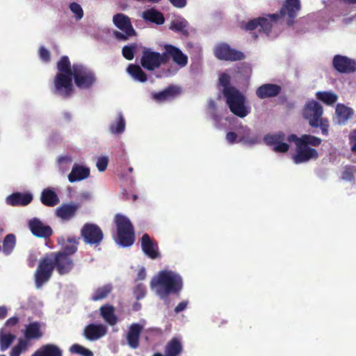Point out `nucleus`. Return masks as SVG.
I'll return each mask as SVG.
<instances>
[{"label":"nucleus","mask_w":356,"mask_h":356,"mask_svg":"<svg viewBox=\"0 0 356 356\" xmlns=\"http://www.w3.org/2000/svg\"><path fill=\"white\" fill-rule=\"evenodd\" d=\"M287 140L289 143L294 142L296 145V154L292 156L295 164L306 163L318 158V151L312 147H318L322 143L321 138L311 134H303L298 137L292 134L288 136Z\"/></svg>","instance_id":"2"},{"label":"nucleus","mask_w":356,"mask_h":356,"mask_svg":"<svg viewBox=\"0 0 356 356\" xmlns=\"http://www.w3.org/2000/svg\"><path fill=\"white\" fill-rule=\"evenodd\" d=\"M126 122L122 113H118L116 122L110 125L109 130L113 134H120L124 132Z\"/></svg>","instance_id":"36"},{"label":"nucleus","mask_w":356,"mask_h":356,"mask_svg":"<svg viewBox=\"0 0 356 356\" xmlns=\"http://www.w3.org/2000/svg\"><path fill=\"white\" fill-rule=\"evenodd\" d=\"M136 49V44L133 43L131 45H125L122 49V54L124 58L131 60L134 58V52Z\"/></svg>","instance_id":"44"},{"label":"nucleus","mask_w":356,"mask_h":356,"mask_svg":"<svg viewBox=\"0 0 356 356\" xmlns=\"http://www.w3.org/2000/svg\"><path fill=\"white\" fill-rule=\"evenodd\" d=\"M16 336L13 334H1L0 335V350L3 352L6 350L15 339Z\"/></svg>","instance_id":"43"},{"label":"nucleus","mask_w":356,"mask_h":356,"mask_svg":"<svg viewBox=\"0 0 356 356\" xmlns=\"http://www.w3.org/2000/svg\"><path fill=\"white\" fill-rule=\"evenodd\" d=\"M124 33H121L120 31H115L113 32V34L116 39L118 40L126 41L128 40L129 37L135 36L136 35H128L127 31H122Z\"/></svg>","instance_id":"52"},{"label":"nucleus","mask_w":356,"mask_h":356,"mask_svg":"<svg viewBox=\"0 0 356 356\" xmlns=\"http://www.w3.org/2000/svg\"><path fill=\"white\" fill-rule=\"evenodd\" d=\"M225 102L229 111L237 117L243 118L251 112V107L247 105L246 97L236 88L226 89Z\"/></svg>","instance_id":"5"},{"label":"nucleus","mask_w":356,"mask_h":356,"mask_svg":"<svg viewBox=\"0 0 356 356\" xmlns=\"http://www.w3.org/2000/svg\"><path fill=\"white\" fill-rule=\"evenodd\" d=\"M100 315L111 325H114L118 322V318L115 314V308L113 305L106 304L99 309Z\"/></svg>","instance_id":"28"},{"label":"nucleus","mask_w":356,"mask_h":356,"mask_svg":"<svg viewBox=\"0 0 356 356\" xmlns=\"http://www.w3.org/2000/svg\"><path fill=\"white\" fill-rule=\"evenodd\" d=\"M72 74L58 73L54 78V92L63 98L70 97L73 93Z\"/></svg>","instance_id":"10"},{"label":"nucleus","mask_w":356,"mask_h":356,"mask_svg":"<svg viewBox=\"0 0 356 356\" xmlns=\"http://www.w3.org/2000/svg\"><path fill=\"white\" fill-rule=\"evenodd\" d=\"M278 19L279 14H270L267 17H257L248 22H243L241 27L245 31H254L259 27V32L263 31L268 35L272 30V22H275Z\"/></svg>","instance_id":"8"},{"label":"nucleus","mask_w":356,"mask_h":356,"mask_svg":"<svg viewBox=\"0 0 356 356\" xmlns=\"http://www.w3.org/2000/svg\"><path fill=\"white\" fill-rule=\"evenodd\" d=\"M250 131V129L247 126L241 125L238 129V134L239 137L238 142H242L251 145L258 143V136H251Z\"/></svg>","instance_id":"27"},{"label":"nucleus","mask_w":356,"mask_h":356,"mask_svg":"<svg viewBox=\"0 0 356 356\" xmlns=\"http://www.w3.org/2000/svg\"><path fill=\"white\" fill-rule=\"evenodd\" d=\"M8 313L7 308L5 306L0 307V319H3Z\"/></svg>","instance_id":"63"},{"label":"nucleus","mask_w":356,"mask_h":356,"mask_svg":"<svg viewBox=\"0 0 356 356\" xmlns=\"http://www.w3.org/2000/svg\"><path fill=\"white\" fill-rule=\"evenodd\" d=\"M89 176V168L74 164L71 172L68 175L69 181L71 183L79 181L87 178Z\"/></svg>","instance_id":"25"},{"label":"nucleus","mask_w":356,"mask_h":356,"mask_svg":"<svg viewBox=\"0 0 356 356\" xmlns=\"http://www.w3.org/2000/svg\"><path fill=\"white\" fill-rule=\"evenodd\" d=\"M28 224L31 233L35 236L48 238L53 234L51 227L44 225L39 218H33Z\"/></svg>","instance_id":"15"},{"label":"nucleus","mask_w":356,"mask_h":356,"mask_svg":"<svg viewBox=\"0 0 356 356\" xmlns=\"http://www.w3.org/2000/svg\"><path fill=\"white\" fill-rule=\"evenodd\" d=\"M116 226L115 243L122 247H130L135 241V232L130 220L125 216L117 213L114 218Z\"/></svg>","instance_id":"6"},{"label":"nucleus","mask_w":356,"mask_h":356,"mask_svg":"<svg viewBox=\"0 0 356 356\" xmlns=\"http://www.w3.org/2000/svg\"><path fill=\"white\" fill-rule=\"evenodd\" d=\"M146 293V288L143 284H138L134 288V294L138 300L145 298Z\"/></svg>","instance_id":"50"},{"label":"nucleus","mask_w":356,"mask_h":356,"mask_svg":"<svg viewBox=\"0 0 356 356\" xmlns=\"http://www.w3.org/2000/svg\"><path fill=\"white\" fill-rule=\"evenodd\" d=\"M171 4L179 8H182L186 6L187 0H169Z\"/></svg>","instance_id":"57"},{"label":"nucleus","mask_w":356,"mask_h":356,"mask_svg":"<svg viewBox=\"0 0 356 356\" xmlns=\"http://www.w3.org/2000/svg\"><path fill=\"white\" fill-rule=\"evenodd\" d=\"M183 350L182 344L177 338H172L166 344L164 353L166 356H177Z\"/></svg>","instance_id":"30"},{"label":"nucleus","mask_w":356,"mask_h":356,"mask_svg":"<svg viewBox=\"0 0 356 356\" xmlns=\"http://www.w3.org/2000/svg\"><path fill=\"white\" fill-rule=\"evenodd\" d=\"M70 352L72 354L80 355L82 356H89V350L78 343L73 344L70 348Z\"/></svg>","instance_id":"45"},{"label":"nucleus","mask_w":356,"mask_h":356,"mask_svg":"<svg viewBox=\"0 0 356 356\" xmlns=\"http://www.w3.org/2000/svg\"><path fill=\"white\" fill-rule=\"evenodd\" d=\"M104 237L102 229L97 225L90 223V245H99Z\"/></svg>","instance_id":"37"},{"label":"nucleus","mask_w":356,"mask_h":356,"mask_svg":"<svg viewBox=\"0 0 356 356\" xmlns=\"http://www.w3.org/2000/svg\"><path fill=\"white\" fill-rule=\"evenodd\" d=\"M127 71L135 80L140 82H145L147 79L146 73L138 65L129 64L127 68Z\"/></svg>","instance_id":"33"},{"label":"nucleus","mask_w":356,"mask_h":356,"mask_svg":"<svg viewBox=\"0 0 356 356\" xmlns=\"http://www.w3.org/2000/svg\"><path fill=\"white\" fill-rule=\"evenodd\" d=\"M41 202L47 207H54L60 202L59 197L53 188L44 189L40 195Z\"/></svg>","instance_id":"26"},{"label":"nucleus","mask_w":356,"mask_h":356,"mask_svg":"<svg viewBox=\"0 0 356 356\" xmlns=\"http://www.w3.org/2000/svg\"><path fill=\"white\" fill-rule=\"evenodd\" d=\"M15 243L16 239L14 234H9L6 235L3 241V252L6 255L10 254L15 246Z\"/></svg>","instance_id":"42"},{"label":"nucleus","mask_w":356,"mask_h":356,"mask_svg":"<svg viewBox=\"0 0 356 356\" xmlns=\"http://www.w3.org/2000/svg\"><path fill=\"white\" fill-rule=\"evenodd\" d=\"M143 17L147 21L161 25L165 22L163 14L154 8L148 9L143 13Z\"/></svg>","instance_id":"29"},{"label":"nucleus","mask_w":356,"mask_h":356,"mask_svg":"<svg viewBox=\"0 0 356 356\" xmlns=\"http://www.w3.org/2000/svg\"><path fill=\"white\" fill-rule=\"evenodd\" d=\"M40 57L44 61H49L50 58V54L49 51L44 47H42L40 49Z\"/></svg>","instance_id":"54"},{"label":"nucleus","mask_w":356,"mask_h":356,"mask_svg":"<svg viewBox=\"0 0 356 356\" xmlns=\"http://www.w3.org/2000/svg\"><path fill=\"white\" fill-rule=\"evenodd\" d=\"M323 114V108L316 100L308 101L302 111L303 118L308 120L311 127L317 126V120H320Z\"/></svg>","instance_id":"11"},{"label":"nucleus","mask_w":356,"mask_h":356,"mask_svg":"<svg viewBox=\"0 0 356 356\" xmlns=\"http://www.w3.org/2000/svg\"><path fill=\"white\" fill-rule=\"evenodd\" d=\"M335 112L337 115L339 124H345L354 113L351 108L341 104L337 105Z\"/></svg>","instance_id":"31"},{"label":"nucleus","mask_w":356,"mask_h":356,"mask_svg":"<svg viewBox=\"0 0 356 356\" xmlns=\"http://www.w3.org/2000/svg\"><path fill=\"white\" fill-rule=\"evenodd\" d=\"M188 300H184V301L179 302L175 308V313L178 314V313L185 310L188 306Z\"/></svg>","instance_id":"58"},{"label":"nucleus","mask_w":356,"mask_h":356,"mask_svg":"<svg viewBox=\"0 0 356 356\" xmlns=\"http://www.w3.org/2000/svg\"><path fill=\"white\" fill-rule=\"evenodd\" d=\"M181 93V88L175 85H170L162 91L152 94V99L159 103L174 99Z\"/></svg>","instance_id":"16"},{"label":"nucleus","mask_w":356,"mask_h":356,"mask_svg":"<svg viewBox=\"0 0 356 356\" xmlns=\"http://www.w3.org/2000/svg\"><path fill=\"white\" fill-rule=\"evenodd\" d=\"M273 149L275 152L286 153L289 149V145H288V143L282 141L281 143L275 145Z\"/></svg>","instance_id":"51"},{"label":"nucleus","mask_w":356,"mask_h":356,"mask_svg":"<svg viewBox=\"0 0 356 356\" xmlns=\"http://www.w3.org/2000/svg\"><path fill=\"white\" fill-rule=\"evenodd\" d=\"M213 55L220 60L225 61H240L245 58L243 52L232 48L226 42H220L213 49Z\"/></svg>","instance_id":"7"},{"label":"nucleus","mask_w":356,"mask_h":356,"mask_svg":"<svg viewBox=\"0 0 356 356\" xmlns=\"http://www.w3.org/2000/svg\"><path fill=\"white\" fill-rule=\"evenodd\" d=\"M73 266L72 258L63 252H51L46 254L40 261L34 275L36 288H41L50 279L54 268L60 275H65L71 271Z\"/></svg>","instance_id":"1"},{"label":"nucleus","mask_w":356,"mask_h":356,"mask_svg":"<svg viewBox=\"0 0 356 356\" xmlns=\"http://www.w3.org/2000/svg\"><path fill=\"white\" fill-rule=\"evenodd\" d=\"M79 240L80 238L70 237L65 241L63 236L58 237V243L63 246V250L58 252H63L71 257L77 251Z\"/></svg>","instance_id":"21"},{"label":"nucleus","mask_w":356,"mask_h":356,"mask_svg":"<svg viewBox=\"0 0 356 356\" xmlns=\"http://www.w3.org/2000/svg\"><path fill=\"white\" fill-rule=\"evenodd\" d=\"M163 49L165 64L168 63L170 59H172L180 67H184L188 64V56L178 47L170 44H165L163 46Z\"/></svg>","instance_id":"12"},{"label":"nucleus","mask_w":356,"mask_h":356,"mask_svg":"<svg viewBox=\"0 0 356 356\" xmlns=\"http://www.w3.org/2000/svg\"><path fill=\"white\" fill-rule=\"evenodd\" d=\"M29 346V342L25 339H19L17 345L13 346L10 352V356H20L25 353Z\"/></svg>","instance_id":"41"},{"label":"nucleus","mask_w":356,"mask_h":356,"mask_svg":"<svg viewBox=\"0 0 356 356\" xmlns=\"http://www.w3.org/2000/svg\"><path fill=\"white\" fill-rule=\"evenodd\" d=\"M286 139V135L284 132L280 131L273 134H266L264 137V141L268 145H276L277 144L284 141Z\"/></svg>","instance_id":"39"},{"label":"nucleus","mask_w":356,"mask_h":356,"mask_svg":"<svg viewBox=\"0 0 356 356\" xmlns=\"http://www.w3.org/2000/svg\"><path fill=\"white\" fill-rule=\"evenodd\" d=\"M342 177L348 181H353L355 179L353 172L350 168H347L343 171Z\"/></svg>","instance_id":"56"},{"label":"nucleus","mask_w":356,"mask_h":356,"mask_svg":"<svg viewBox=\"0 0 356 356\" xmlns=\"http://www.w3.org/2000/svg\"><path fill=\"white\" fill-rule=\"evenodd\" d=\"M72 161V158L69 156H60L58 160L60 165L63 163H70Z\"/></svg>","instance_id":"62"},{"label":"nucleus","mask_w":356,"mask_h":356,"mask_svg":"<svg viewBox=\"0 0 356 356\" xmlns=\"http://www.w3.org/2000/svg\"><path fill=\"white\" fill-rule=\"evenodd\" d=\"M113 290L111 284H106L102 286L98 287L94 292L92 299L95 301L106 298Z\"/></svg>","instance_id":"38"},{"label":"nucleus","mask_w":356,"mask_h":356,"mask_svg":"<svg viewBox=\"0 0 356 356\" xmlns=\"http://www.w3.org/2000/svg\"><path fill=\"white\" fill-rule=\"evenodd\" d=\"M141 248L143 252L152 259H155L160 257L157 243L152 240L148 234L143 235L141 238Z\"/></svg>","instance_id":"17"},{"label":"nucleus","mask_w":356,"mask_h":356,"mask_svg":"<svg viewBox=\"0 0 356 356\" xmlns=\"http://www.w3.org/2000/svg\"><path fill=\"white\" fill-rule=\"evenodd\" d=\"M238 134L234 132V131H229L226 134V140L230 144H234L237 140V137Z\"/></svg>","instance_id":"55"},{"label":"nucleus","mask_w":356,"mask_h":356,"mask_svg":"<svg viewBox=\"0 0 356 356\" xmlns=\"http://www.w3.org/2000/svg\"><path fill=\"white\" fill-rule=\"evenodd\" d=\"M150 286L161 299L166 300L170 294L179 295L183 288V280L178 273L163 270L153 277Z\"/></svg>","instance_id":"3"},{"label":"nucleus","mask_w":356,"mask_h":356,"mask_svg":"<svg viewBox=\"0 0 356 356\" xmlns=\"http://www.w3.org/2000/svg\"><path fill=\"white\" fill-rule=\"evenodd\" d=\"M81 236L86 243H89V222H86L81 230Z\"/></svg>","instance_id":"53"},{"label":"nucleus","mask_w":356,"mask_h":356,"mask_svg":"<svg viewBox=\"0 0 356 356\" xmlns=\"http://www.w3.org/2000/svg\"><path fill=\"white\" fill-rule=\"evenodd\" d=\"M33 200V195L31 193H15L8 195L6 197V204L11 206H26Z\"/></svg>","instance_id":"24"},{"label":"nucleus","mask_w":356,"mask_h":356,"mask_svg":"<svg viewBox=\"0 0 356 356\" xmlns=\"http://www.w3.org/2000/svg\"><path fill=\"white\" fill-rule=\"evenodd\" d=\"M146 272L144 268H141L139 269L137 273V280H143L145 279Z\"/></svg>","instance_id":"61"},{"label":"nucleus","mask_w":356,"mask_h":356,"mask_svg":"<svg viewBox=\"0 0 356 356\" xmlns=\"http://www.w3.org/2000/svg\"><path fill=\"white\" fill-rule=\"evenodd\" d=\"M143 327L139 323H133L129 327L127 334V341L128 345L133 349H136L139 346V339Z\"/></svg>","instance_id":"22"},{"label":"nucleus","mask_w":356,"mask_h":356,"mask_svg":"<svg viewBox=\"0 0 356 356\" xmlns=\"http://www.w3.org/2000/svg\"><path fill=\"white\" fill-rule=\"evenodd\" d=\"M219 83L223 87L222 95H225V91L226 89L235 88L234 86H230V76L226 73H222L219 77Z\"/></svg>","instance_id":"48"},{"label":"nucleus","mask_w":356,"mask_h":356,"mask_svg":"<svg viewBox=\"0 0 356 356\" xmlns=\"http://www.w3.org/2000/svg\"><path fill=\"white\" fill-rule=\"evenodd\" d=\"M332 64L333 68L340 74H350L356 72V60L346 56H334Z\"/></svg>","instance_id":"13"},{"label":"nucleus","mask_w":356,"mask_h":356,"mask_svg":"<svg viewBox=\"0 0 356 356\" xmlns=\"http://www.w3.org/2000/svg\"><path fill=\"white\" fill-rule=\"evenodd\" d=\"M46 324L42 321L31 322L25 326L24 336L25 340H38L44 335Z\"/></svg>","instance_id":"14"},{"label":"nucleus","mask_w":356,"mask_h":356,"mask_svg":"<svg viewBox=\"0 0 356 356\" xmlns=\"http://www.w3.org/2000/svg\"><path fill=\"white\" fill-rule=\"evenodd\" d=\"M350 140L353 143L351 150L356 152V129L353 130L350 134Z\"/></svg>","instance_id":"59"},{"label":"nucleus","mask_w":356,"mask_h":356,"mask_svg":"<svg viewBox=\"0 0 356 356\" xmlns=\"http://www.w3.org/2000/svg\"><path fill=\"white\" fill-rule=\"evenodd\" d=\"M316 98L327 105L334 104L338 99L336 94L328 91H318L316 93Z\"/></svg>","instance_id":"35"},{"label":"nucleus","mask_w":356,"mask_h":356,"mask_svg":"<svg viewBox=\"0 0 356 356\" xmlns=\"http://www.w3.org/2000/svg\"><path fill=\"white\" fill-rule=\"evenodd\" d=\"M113 22L114 25L121 31H127L128 35H136L131 19L123 13H118L113 17Z\"/></svg>","instance_id":"19"},{"label":"nucleus","mask_w":356,"mask_h":356,"mask_svg":"<svg viewBox=\"0 0 356 356\" xmlns=\"http://www.w3.org/2000/svg\"><path fill=\"white\" fill-rule=\"evenodd\" d=\"M108 157L106 156H99L97 159L96 167L99 172H104L108 164Z\"/></svg>","instance_id":"49"},{"label":"nucleus","mask_w":356,"mask_h":356,"mask_svg":"<svg viewBox=\"0 0 356 356\" xmlns=\"http://www.w3.org/2000/svg\"><path fill=\"white\" fill-rule=\"evenodd\" d=\"M19 321V319L17 316H13V317H10L9 318L6 322V325L7 326H13V325H15Z\"/></svg>","instance_id":"60"},{"label":"nucleus","mask_w":356,"mask_h":356,"mask_svg":"<svg viewBox=\"0 0 356 356\" xmlns=\"http://www.w3.org/2000/svg\"><path fill=\"white\" fill-rule=\"evenodd\" d=\"M32 356H62L61 350L53 344L42 346Z\"/></svg>","instance_id":"32"},{"label":"nucleus","mask_w":356,"mask_h":356,"mask_svg":"<svg viewBox=\"0 0 356 356\" xmlns=\"http://www.w3.org/2000/svg\"><path fill=\"white\" fill-rule=\"evenodd\" d=\"M313 127H320L322 134L324 136H327L329 134L330 123L327 118H323L321 117L320 120H317V126Z\"/></svg>","instance_id":"47"},{"label":"nucleus","mask_w":356,"mask_h":356,"mask_svg":"<svg viewBox=\"0 0 356 356\" xmlns=\"http://www.w3.org/2000/svg\"><path fill=\"white\" fill-rule=\"evenodd\" d=\"M107 332V327L102 324L90 323V341H95L104 337Z\"/></svg>","instance_id":"40"},{"label":"nucleus","mask_w":356,"mask_h":356,"mask_svg":"<svg viewBox=\"0 0 356 356\" xmlns=\"http://www.w3.org/2000/svg\"><path fill=\"white\" fill-rule=\"evenodd\" d=\"M70 9L71 12L74 14V17L76 20H80L83 16V11L81 6L75 2L70 3Z\"/></svg>","instance_id":"46"},{"label":"nucleus","mask_w":356,"mask_h":356,"mask_svg":"<svg viewBox=\"0 0 356 356\" xmlns=\"http://www.w3.org/2000/svg\"><path fill=\"white\" fill-rule=\"evenodd\" d=\"M165 64L163 54L155 51L150 48L144 47L140 58L141 66L148 70L154 71Z\"/></svg>","instance_id":"9"},{"label":"nucleus","mask_w":356,"mask_h":356,"mask_svg":"<svg viewBox=\"0 0 356 356\" xmlns=\"http://www.w3.org/2000/svg\"><path fill=\"white\" fill-rule=\"evenodd\" d=\"M300 7V0H286L280 10L279 18L287 15L290 19L293 20L297 16Z\"/></svg>","instance_id":"20"},{"label":"nucleus","mask_w":356,"mask_h":356,"mask_svg":"<svg viewBox=\"0 0 356 356\" xmlns=\"http://www.w3.org/2000/svg\"><path fill=\"white\" fill-rule=\"evenodd\" d=\"M79 209L75 204H63L56 209V216L63 221H68L75 216Z\"/></svg>","instance_id":"23"},{"label":"nucleus","mask_w":356,"mask_h":356,"mask_svg":"<svg viewBox=\"0 0 356 356\" xmlns=\"http://www.w3.org/2000/svg\"><path fill=\"white\" fill-rule=\"evenodd\" d=\"M282 88L275 83H264L256 90V95L261 99L275 97L280 94Z\"/></svg>","instance_id":"18"},{"label":"nucleus","mask_w":356,"mask_h":356,"mask_svg":"<svg viewBox=\"0 0 356 356\" xmlns=\"http://www.w3.org/2000/svg\"><path fill=\"white\" fill-rule=\"evenodd\" d=\"M84 336L87 339H89V325H87L85 327Z\"/></svg>","instance_id":"64"},{"label":"nucleus","mask_w":356,"mask_h":356,"mask_svg":"<svg viewBox=\"0 0 356 356\" xmlns=\"http://www.w3.org/2000/svg\"><path fill=\"white\" fill-rule=\"evenodd\" d=\"M188 22L184 18H179L173 20L169 29L175 32L181 33L184 36H188L189 33L187 29Z\"/></svg>","instance_id":"34"},{"label":"nucleus","mask_w":356,"mask_h":356,"mask_svg":"<svg viewBox=\"0 0 356 356\" xmlns=\"http://www.w3.org/2000/svg\"><path fill=\"white\" fill-rule=\"evenodd\" d=\"M59 73L72 74L76 86L79 88L89 86V75L87 68L81 64H74L71 68L70 61L67 56H63L57 63Z\"/></svg>","instance_id":"4"}]
</instances>
